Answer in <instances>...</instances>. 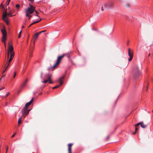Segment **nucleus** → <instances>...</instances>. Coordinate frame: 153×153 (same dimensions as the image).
I'll use <instances>...</instances> for the list:
<instances>
[{
  "mask_svg": "<svg viewBox=\"0 0 153 153\" xmlns=\"http://www.w3.org/2000/svg\"><path fill=\"white\" fill-rule=\"evenodd\" d=\"M24 27H24V26H22V28H24Z\"/></svg>",
  "mask_w": 153,
  "mask_h": 153,
  "instance_id": "51",
  "label": "nucleus"
},
{
  "mask_svg": "<svg viewBox=\"0 0 153 153\" xmlns=\"http://www.w3.org/2000/svg\"><path fill=\"white\" fill-rule=\"evenodd\" d=\"M73 145L72 143H70L68 145V153H71V147Z\"/></svg>",
  "mask_w": 153,
  "mask_h": 153,
  "instance_id": "13",
  "label": "nucleus"
},
{
  "mask_svg": "<svg viewBox=\"0 0 153 153\" xmlns=\"http://www.w3.org/2000/svg\"><path fill=\"white\" fill-rule=\"evenodd\" d=\"M48 81V80H45L43 81H42V82L44 83H46Z\"/></svg>",
  "mask_w": 153,
  "mask_h": 153,
  "instance_id": "30",
  "label": "nucleus"
},
{
  "mask_svg": "<svg viewBox=\"0 0 153 153\" xmlns=\"http://www.w3.org/2000/svg\"><path fill=\"white\" fill-rule=\"evenodd\" d=\"M10 0H7V1L6 3V4L7 6L9 5V3L10 1Z\"/></svg>",
  "mask_w": 153,
  "mask_h": 153,
  "instance_id": "26",
  "label": "nucleus"
},
{
  "mask_svg": "<svg viewBox=\"0 0 153 153\" xmlns=\"http://www.w3.org/2000/svg\"><path fill=\"white\" fill-rule=\"evenodd\" d=\"M24 67L23 68V71H24Z\"/></svg>",
  "mask_w": 153,
  "mask_h": 153,
  "instance_id": "52",
  "label": "nucleus"
},
{
  "mask_svg": "<svg viewBox=\"0 0 153 153\" xmlns=\"http://www.w3.org/2000/svg\"><path fill=\"white\" fill-rule=\"evenodd\" d=\"M30 1L31 2V3H33V1H34V0H30Z\"/></svg>",
  "mask_w": 153,
  "mask_h": 153,
  "instance_id": "45",
  "label": "nucleus"
},
{
  "mask_svg": "<svg viewBox=\"0 0 153 153\" xmlns=\"http://www.w3.org/2000/svg\"><path fill=\"white\" fill-rule=\"evenodd\" d=\"M42 73H41V75H40V77L41 78L42 77Z\"/></svg>",
  "mask_w": 153,
  "mask_h": 153,
  "instance_id": "47",
  "label": "nucleus"
},
{
  "mask_svg": "<svg viewBox=\"0 0 153 153\" xmlns=\"http://www.w3.org/2000/svg\"><path fill=\"white\" fill-rule=\"evenodd\" d=\"M41 20V19H40L39 20H38V21H35V22H33L32 23V25H34V24H36L37 23H38Z\"/></svg>",
  "mask_w": 153,
  "mask_h": 153,
  "instance_id": "21",
  "label": "nucleus"
},
{
  "mask_svg": "<svg viewBox=\"0 0 153 153\" xmlns=\"http://www.w3.org/2000/svg\"><path fill=\"white\" fill-rule=\"evenodd\" d=\"M6 105H7V103L6 104Z\"/></svg>",
  "mask_w": 153,
  "mask_h": 153,
  "instance_id": "55",
  "label": "nucleus"
},
{
  "mask_svg": "<svg viewBox=\"0 0 153 153\" xmlns=\"http://www.w3.org/2000/svg\"><path fill=\"white\" fill-rule=\"evenodd\" d=\"M130 6V4H129L128 3L125 4V6L127 7H128Z\"/></svg>",
  "mask_w": 153,
  "mask_h": 153,
  "instance_id": "31",
  "label": "nucleus"
},
{
  "mask_svg": "<svg viewBox=\"0 0 153 153\" xmlns=\"http://www.w3.org/2000/svg\"><path fill=\"white\" fill-rule=\"evenodd\" d=\"M8 146H7L6 147V152H7V151L8 150Z\"/></svg>",
  "mask_w": 153,
  "mask_h": 153,
  "instance_id": "35",
  "label": "nucleus"
},
{
  "mask_svg": "<svg viewBox=\"0 0 153 153\" xmlns=\"http://www.w3.org/2000/svg\"><path fill=\"white\" fill-rule=\"evenodd\" d=\"M5 88V87H2V88H1L0 89V90H1L3 89H4Z\"/></svg>",
  "mask_w": 153,
  "mask_h": 153,
  "instance_id": "41",
  "label": "nucleus"
},
{
  "mask_svg": "<svg viewBox=\"0 0 153 153\" xmlns=\"http://www.w3.org/2000/svg\"><path fill=\"white\" fill-rule=\"evenodd\" d=\"M34 45L35 44H34V42H33V45H31V46L30 47V51H32L33 50V49L34 48Z\"/></svg>",
  "mask_w": 153,
  "mask_h": 153,
  "instance_id": "20",
  "label": "nucleus"
},
{
  "mask_svg": "<svg viewBox=\"0 0 153 153\" xmlns=\"http://www.w3.org/2000/svg\"><path fill=\"white\" fill-rule=\"evenodd\" d=\"M16 133H15L14 134H13L12 136L11 137H13L14 136H15V134H16Z\"/></svg>",
  "mask_w": 153,
  "mask_h": 153,
  "instance_id": "37",
  "label": "nucleus"
},
{
  "mask_svg": "<svg viewBox=\"0 0 153 153\" xmlns=\"http://www.w3.org/2000/svg\"><path fill=\"white\" fill-rule=\"evenodd\" d=\"M10 63H8V62H7V65L6 67V69H7V68L9 67V65H10Z\"/></svg>",
  "mask_w": 153,
  "mask_h": 153,
  "instance_id": "28",
  "label": "nucleus"
},
{
  "mask_svg": "<svg viewBox=\"0 0 153 153\" xmlns=\"http://www.w3.org/2000/svg\"><path fill=\"white\" fill-rule=\"evenodd\" d=\"M136 127L135 129V132L134 133V134H135L136 133L137 131L138 130V128H137V127Z\"/></svg>",
  "mask_w": 153,
  "mask_h": 153,
  "instance_id": "27",
  "label": "nucleus"
},
{
  "mask_svg": "<svg viewBox=\"0 0 153 153\" xmlns=\"http://www.w3.org/2000/svg\"><path fill=\"white\" fill-rule=\"evenodd\" d=\"M21 33H22V30H21L20 31V32H19V36H18V38H20V37Z\"/></svg>",
  "mask_w": 153,
  "mask_h": 153,
  "instance_id": "29",
  "label": "nucleus"
},
{
  "mask_svg": "<svg viewBox=\"0 0 153 153\" xmlns=\"http://www.w3.org/2000/svg\"><path fill=\"white\" fill-rule=\"evenodd\" d=\"M32 25V23L29 26V27H30V26H31V25Z\"/></svg>",
  "mask_w": 153,
  "mask_h": 153,
  "instance_id": "49",
  "label": "nucleus"
},
{
  "mask_svg": "<svg viewBox=\"0 0 153 153\" xmlns=\"http://www.w3.org/2000/svg\"><path fill=\"white\" fill-rule=\"evenodd\" d=\"M48 81L49 82V83H53V82L51 80V79H50V80H48Z\"/></svg>",
  "mask_w": 153,
  "mask_h": 153,
  "instance_id": "34",
  "label": "nucleus"
},
{
  "mask_svg": "<svg viewBox=\"0 0 153 153\" xmlns=\"http://www.w3.org/2000/svg\"><path fill=\"white\" fill-rule=\"evenodd\" d=\"M33 100V98L29 102L27 103L25 105V107L24 108H27L30 105L31 103L32 102Z\"/></svg>",
  "mask_w": 153,
  "mask_h": 153,
  "instance_id": "12",
  "label": "nucleus"
},
{
  "mask_svg": "<svg viewBox=\"0 0 153 153\" xmlns=\"http://www.w3.org/2000/svg\"><path fill=\"white\" fill-rule=\"evenodd\" d=\"M36 11V13L37 14L38 13L36 11Z\"/></svg>",
  "mask_w": 153,
  "mask_h": 153,
  "instance_id": "50",
  "label": "nucleus"
},
{
  "mask_svg": "<svg viewBox=\"0 0 153 153\" xmlns=\"http://www.w3.org/2000/svg\"><path fill=\"white\" fill-rule=\"evenodd\" d=\"M128 55L130 57V58L128 59V61H131L133 56V50H131L130 48L128 49Z\"/></svg>",
  "mask_w": 153,
  "mask_h": 153,
  "instance_id": "6",
  "label": "nucleus"
},
{
  "mask_svg": "<svg viewBox=\"0 0 153 153\" xmlns=\"http://www.w3.org/2000/svg\"><path fill=\"white\" fill-rule=\"evenodd\" d=\"M9 93L8 92L7 94L6 95V96H5V97H7L8 95L9 94Z\"/></svg>",
  "mask_w": 153,
  "mask_h": 153,
  "instance_id": "43",
  "label": "nucleus"
},
{
  "mask_svg": "<svg viewBox=\"0 0 153 153\" xmlns=\"http://www.w3.org/2000/svg\"><path fill=\"white\" fill-rule=\"evenodd\" d=\"M16 72L15 71L14 74V75H13V78H15V77L16 76Z\"/></svg>",
  "mask_w": 153,
  "mask_h": 153,
  "instance_id": "33",
  "label": "nucleus"
},
{
  "mask_svg": "<svg viewBox=\"0 0 153 153\" xmlns=\"http://www.w3.org/2000/svg\"><path fill=\"white\" fill-rule=\"evenodd\" d=\"M64 76H63L62 77H60V78H59V81L60 83V85H57L56 86H55L53 87L52 88L53 89L57 88H59V87L60 86H61L62 85V84L63 83V80L64 78Z\"/></svg>",
  "mask_w": 153,
  "mask_h": 153,
  "instance_id": "9",
  "label": "nucleus"
},
{
  "mask_svg": "<svg viewBox=\"0 0 153 153\" xmlns=\"http://www.w3.org/2000/svg\"><path fill=\"white\" fill-rule=\"evenodd\" d=\"M1 7H2L3 9L4 8V6L2 4H1Z\"/></svg>",
  "mask_w": 153,
  "mask_h": 153,
  "instance_id": "36",
  "label": "nucleus"
},
{
  "mask_svg": "<svg viewBox=\"0 0 153 153\" xmlns=\"http://www.w3.org/2000/svg\"><path fill=\"white\" fill-rule=\"evenodd\" d=\"M29 111L30 110H27V108H24L22 110V116H25L27 115L28 114Z\"/></svg>",
  "mask_w": 153,
  "mask_h": 153,
  "instance_id": "10",
  "label": "nucleus"
},
{
  "mask_svg": "<svg viewBox=\"0 0 153 153\" xmlns=\"http://www.w3.org/2000/svg\"><path fill=\"white\" fill-rule=\"evenodd\" d=\"M29 5L30 7L28 8L25 10V13L27 16H29V15L32 14L35 11V7L31 5L30 3H29Z\"/></svg>",
  "mask_w": 153,
  "mask_h": 153,
  "instance_id": "2",
  "label": "nucleus"
},
{
  "mask_svg": "<svg viewBox=\"0 0 153 153\" xmlns=\"http://www.w3.org/2000/svg\"><path fill=\"white\" fill-rule=\"evenodd\" d=\"M22 117H21L19 119L18 121V124H21V122H22Z\"/></svg>",
  "mask_w": 153,
  "mask_h": 153,
  "instance_id": "22",
  "label": "nucleus"
},
{
  "mask_svg": "<svg viewBox=\"0 0 153 153\" xmlns=\"http://www.w3.org/2000/svg\"><path fill=\"white\" fill-rule=\"evenodd\" d=\"M7 69H6V68H5V70L3 71V73H4L5 71H6Z\"/></svg>",
  "mask_w": 153,
  "mask_h": 153,
  "instance_id": "46",
  "label": "nucleus"
},
{
  "mask_svg": "<svg viewBox=\"0 0 153 153\" xmlns=\"http://www.w3.org/2000/svg\"><path fill=\"white\" fill-rule=\"evenodd\" d=\"M14 56V55H13V54H12V55H10V58L9 60L8 61V63H10V62L13 59V57Z\"/></svg>",
  "mask_w": 153,
  "mask_h": 153,
  "instance_id": "17",
  "label": "nucleus"
},
{
  "mask_svg": "<svg viewBox=\"0 0 153 153\" xmlns=\"http://www.w3.org/2000/svg\"><path fill=\"white\" fill-rule=\"evenodd\" d=\"M5 77V76L4 75H3L2 77H1V79H0V80L1 79L3 78H4V77Z\"/></svg>",
  "mask_w": 153,
  "mask_h": 153,
  "instance_id": "40",
  "label": "nucleus"
},
{
  "mask_svg": "<svg viewBox=\"0 0 153 153\" xmlns=\"http://www.w3.org/2000/svg\"><path fill=\"white\" fill-rule=\"evenodd\" d=\"M14 56V55H13V54H12V55H10V58L9 60L8 61V63H10V62L13 59V57Z\"/></svg>",
  "mask_w": 153,
  "mask_h": 153,
  "instance_id": "16",
  "label": "nucleus"
},
{
  "mask_svg": "<svg viewBox=\"0 0 153 153\" xmlns=\"http://www.w3.org/2000/svg\"><path fill=\"white\" fill-rule=\"evenodd\" d=\"M20 5L19 4H17L16 5V7L17 9H19L20 8Z\"/></svg>",
  "mask_w": 153,
  "mask_h": 153,
  "instance_id": "23",
  "label": "nucleus"
},
{
  "mask_svg": "<svg viewBox=\"0 0 153 153\" xmlns=\"http://www.w3.org/2000/svg\"><path fill=\"white\" fill-rule=\"evenodd\" d=\"M42 33V31H41V32H39V33H36L38 34V35H39V34H40L41 33Z\"/></svg>",
  "mask_w": 153,
  "mask_h": 153,
  "instance_id": "38",
  "label": "nucleus"
},
{
  "mask_svg": "<svg viewBox=\"0 0 153 153\" xmlns=\"http://www.w3.org/2000/svg\"><path fill=\"white\" fill-rule=\"evenodd\" d=\"M6 153H7V152H6Z\"/></svg>",
  "mask_w": 153,
  "mask_h": 153,
  "instance_id": "56",
  "label": "nucleus"
},
{
  "mask_svg": "<svg viewBox=\"0 0 153 153\" xmlns=\"http://www.w3.org/2000/svg\"><path fill=\"white\" fill-rule=\"evenodd\" d=\"M148 89V87H147V88H146V91H147V90Z\"/></svg>",
  "mask_w": 153,
  "mask_h": 153,
  "instance_id": "53",
  "label": "nucleus"
},
{
  "mask_svg": "<svg viewBox=\"0 0 153 153\" xmlns=\"http://www.w3.org/2000/svg\"><path fill=\"white\" fill-rule=\"evenodd\" d=\"M102 5L103 6V7H104L105 9H108L107 3H104Z\"/></svg>",
  "mask_w": 153,
  "mask_h": 153,
  "instance_id": "19",
  "label": "nucleus"
},
{
  "mask_svg": "<svg viewBox=\"0 0 153 153\" xmlns=\"http://www.w3.org/2000/svg\"><path fill=\"white\" fill-rule=\"evenodd\" d=\"M150 54L149 53V55H148V56H150Z\"/></svg>",
  "mask_w": 153,
  "mask_h": 153,
  "instance_id": "54",
  "label": "nucleus"
},
{
  "mask_svg": "<svg viewBox=\"0 0 153 153\" xmlns=\"http://www.w3.org/2000/svg\"><path fill=\"white\" fill-rule=\"evenodd\" d=\"M108 9L113 8L114 3L112 2H110L107 3Z\"/></svg>",
  "mask_w": 153,
  "mask_h": 153,
  "instance_id": "14",
  "label": "nucleus"
},
{
  "mask_svg": "<svg viewBox=\"0 0 153 153\" xmlns=\"http://www.w3.org/2000/svg\"><path fill=\"white\" fill-rule=\"evenodd\" d=\"M45 31H46V30H43V31H42V33H43V32H45Z\"/></svg>",
  "mask_w": 153,
  "mask_h": 153,
  "instance_id": "48",
  "label": "nucleus"
},
{
  "mask_svg": "<svg viewBox=\"0 0 153 153\" xmlns=\"http://www.w3.org/2000/svg\"><path fill=\"white\" fill-rule=\"evenodd\" d=\"M3 28L1 30V31L3 35L2 42L4 43L5 46L6 47V44L5 43V39L7 36V33L6 32L4 26V25H3Z\"/></svg>",
  "mask_w": 153,
  "mask_h": 153,
  "instance_id": "3",
  "label": "nucleus"
},
{
  "mask_svg": "<svg viewBox=\"0 0 153 153\" xmlns=\"http://www.w3.org/2000/svg\"><path fill=\"white\" fill-rule=\"evenodd\" d=\"M109 136H108L107 137H106V139H107V140H108L109 139Z\"/></svg>",
  "mask_w": 153,
  "mask_h": 153,
  "instance_id": "44",
  "label": "nucleus"
},
{
  "mask_svg": "<svg viewBox=\"0 0 153 153\" xmlns=\"http://www.w3.org/2000/svg\"><path fill=\"white\" fill-rule=\"evenodd\" d=\"M28 80L27 79H26L25 82L22 84L21 85V87H23L25 86L27 82L28 81Z\"/></svg>",
  "mask_w": 153,
  "mask_h": 153,
  "instance_id": "18",
  "label": "nucleus"
},
{
  "mask_svg": "<svg viewBox=\"0 0 153 153\" xmlns=\"http://www.w3.org/2000/svg\"><path fill=\"white\" fill-rule=\"evenodd\" d=\"M140 72L139 68L137 67L136 70L134 71V77L135 79H137L140 75Z\"/></svg>",
  "mask_w": 153,
  "mask_h": 153,
  "instance_id": "5",
  "label": "nucleus"
},
{
  "mask_svg": "<svg viewBox=\"0 0 153 153\" xmlns=\"http://www.w3.org/2000/svg\"><path fill=\"white\" fill-rule=\"evenodd\" d=\"M101 10L102 11H103L104 10L103 7V6H102V5L101 7Z\"/></svg>",
  "mask_w": 153,
  "mask_h": 153,
  "instance_id": "39",
  "label": "nucleus"
},
{
  "mask_svg": "<svg viewBox=\"0 0 153 153\" xmlns=\"http://www.w3.org/2000/svg\"><path fill=\"white\" fill-rule=\"evenodd\" d=\"M7 9H6L5 10H4V13H3L2 19L4 21L6 22L7 25H9V21L8 18L7 17Z\"/></svg>",
  "mask_w": 153,
  "mask_h": 153,
  "instance_id": "4",
  "label": "nucleus"
},
{
  "mask_svg": "<svg viewBox=\"0 0 153 153\" xmlns=\"http://www.w3.org/2000/svg\"><path fill=\"white\" fill-rule=\"evenodd\" d=\"M32 16H31V15H29V18H28V19H30V18Z\"/></svg>",
  "mask_w": 153,
  "mask_h": 153,
  "instance_id": "42",
  "label": "nucleus"
},
{
  "mask_svg": "<svg viewBox=\"0 0 153 153\" xmlns=\"http://www.w3.org/2000/svg\"><path fill=\"white\" fill-rule=\"evenodd\" d=\"M33 55L32 53V51H30V54H29V56L30 57H32Z\"/></svg>",
  "mask_w": 153,
  "mask_h": 153,
  "instance_id": "24",
  "label": "nucleus"
},
{
  "mask_svg": "<svg viewBox=\"0 0 153 153\" xmlns=\"http://www.w3.org/2000/svg\"><path fill=\"white\" fill-rule=\"evenodd\" d=\"M140 125L141 127L143 128H146L147 126V124H145L143 122H142L135 124V127H137Z\"/></svg>",
  "mask_w": 153,
  "mask_h": 153,
  "instance_id": "8",
  "label": "nucleus"
},
{
  "mask_svg": "<svg viewBox=\"0 0 153 153\" xmlns=\"http://www.w3.org/2000/svg\"><path fill=\"white\" fill-rule=\"evenodd\" d=\"M10 43H9V48L8 50L7 51V52H8L9 53H10V55H12V54H13V55H14V52L13 51V47L12 45V44H11Z\"/></svg>",
  "mask_w": 153,
  "mask_h": 153,
  "instance_id": "7",
  "label": "nucleus"
},
{
  "mask_svg": "<svg viewBox=\"0 0 153 153\" xmlns=\"http://www.w3.org/2000/svg\"><path fill=\"white\" fill-rule=\"evenodd\" d=\"M39 35H38L36 33H35L33 35V41L34 44H35V42L37 39Z\"/></svg>",
  "mask_w": 153,
  "mask_h": 153,
  "instance_id": "11",
  "label": "nucleus"
},
{
  "mask_svg": "<svg viewBox=\"0 0 153 153\" xmlns=\"http://www.w3.org/2000/svg\"><path fill=\"white\" fill-rule=\"evenodd\" d=\"M7 15H10V16L11 17L12 16H13L11 14H12V13H11V12L10 11L9 13L7 14Z\"/></svg>",
  "mask_w": 153,
  "mask_h": 153,
  "instance_id": "32",
  "label": "nucleus"
},
{
  "mask_svg": "<svg viewBox=\"0 0 153 153\" xmlns=\"http://www.w3.org/2000/svg\"><path fill=\"white\" fill-rule=\"evenodd\" d=\"M10 54V53H9L8 52H7V59H8L9 57V56Z\"/></svg>",
  "mask_w": 153,
  "mask_h": 153,
  "instance_id": "25",
  "label": "nucleus"
},
{
  "mask_svg": "<svg viewBox=\"0 0 153 153\" xmlns=\"http://www.w3.org/2000/svg\"><path fill=\"white\" fill-rule=\"evenodd\" d=\"M45 78L47 80H50L51 79V75L50 74H46L45 76Z\"/></svg>",
  "mask_w": 153,
  "mask_h": 153,
  "instance_id": "15",
  "label": "nucleus"
},
{
  "mask_svg": "<svg viewBox=\"0 0 153 153\" xmlns=\"http://www.w3.org/2000/svg\"><path fill=\"white\" fill-rule=\"evenodd\" d=\"M70 53H67V54H63L61 56H59L57 59V61H56V63H55V64H54V65L53 66V67L52 68H49L48 69V70H51V69H55L56 67L58 65L59 63H60V61H61L62 59L63 58L64 56H66L67 55H68V58H69L70 56L69 55V54H70Z\"/></svg>",
  "mask_w": 153,
  "mask_h": 153,
  "instance_id": "1",
  "label": "nucleus"
}]
</instances>
